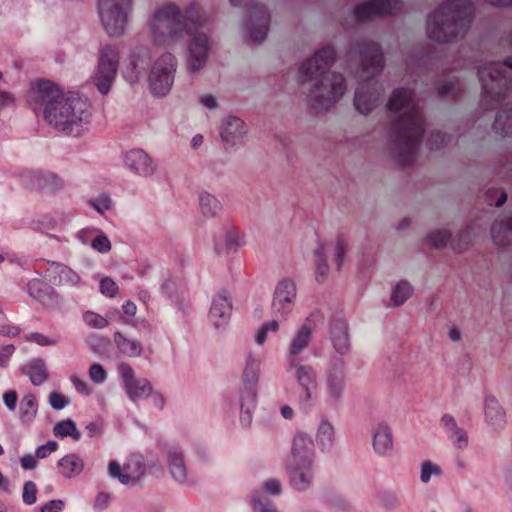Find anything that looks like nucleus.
I'll list each match as a JSON object with an SVG mask.
<instances>
[{
	"label": "nucleus",
	"mask_w": 512,
	"mask_h": 512,
	"mask_svg": "<svg viewBox=\"0 0 512 512\" xmlns=\"http://www.w3.org/2000/svg\"><path fill=\"white\" fill-rule=\"evenodd\" d=\"M335 50L325 46L308 58L298 70V80L309 84L307 101L311 111L319 113L336 104L346 91L342 74L329 71L335 62Z\"/></svg>",
	"instance_id": "obj_1"
},
{
	"label": "nucleus",
	"mask_w": 512,
	"mask_h": 512,
	"mask_svg": "<svg viewBox=\"0 0 512 512\" xmlns=\"http://www.w3.org/2000/svg\"><path fill=\"white\" fill-rule=\"evenodd\" d=\"M387 109L393 120V134L398 149V158L409 164L420 143L424 131V122L414 100L413 91L405 88L396 89L391 94Z\"/></svg>",
	"instance_id": "obj_2"
},
{
	"label": "nucleus",
	"mask_w": 512,
	"mask_h": 512,
	"mask_svg": "<svg viewBox=\"0 0 512 512\" xmlns=\"http://www.w3.org/2000/svg\"><path fill=\"white\" fill-rule=\"evenodd\" d=\"M208 22V15L195 3L184 11L173 4L164 5L152 15L149 29L153 41L159 45H171L191 35Z\"/></svg>",
	"instance_id": "obj_3"
},
{
	"label": "nucleus",
	"mask_w": 512,
	"mask_h": 512,
	"mask_svg": "<svg viewBox=\"0 0 512 512\" xmlns=\"http://www.w3.org/2000/svg\"><path fill=\"white\" fill-rule=\"evenodd\" d=\"M473 16L469 0H448L428 15L426 32L429 39L445 43L465 35Z\"/></svg>",
	"instance_id": "obj_4"
},
{
	"label": "nucleus",
	"mask_w": 512,
	"mask_h": 512,
	"mask_svg": "<svg viewBox=\"0 0 512 512\" xmlns=\"http://www.w3.org/2000/svg\"><path fill=\"white\" fill-rule=\"evenodd\" d=\"M362 69L359 75L361 83L354 95V107L363 114L372 112L380 101L382 88L372 77L379 74L384 68V58L380 47L375 44H364L360 47Z\"/></svg>",
	"instance_id": "obj_5"
},
{
	"label": "nucleus",
	"mask_w": 512,
	"mask_h": 512,
	"mask_svg": "<svg viewBox=\"0 0 512 512\" xmlns=\"http://www.w3.org/2000/svg\"><path fill=\"white\" fill-rule=\"evenodd\" d=\"M46 121L60 132L80 136L91 122L90 104L80 97H65Z\"/></svg>",
	"instance_id": "obj_6"
},
{
	"label": "nucleus",
	"mask_w": 512,
	"mask_h": 512,
	"mask_svg": "<svg viewBox=\"0 0 512 512\" xmlns=\"http://www.w3.org/2000/svg\"><path fill=\"white\" fill-rule=\"evenodd\" d=\"M506 66L512 69V57L505 59L503 64L489 63L478 70L479 80L482 86L481 106L488 109L498 106L505 99L508 91V81L500 68Z\"/></svg>",
	"instance_id": "obj_7"
},
{
	"label": "nucleus",
	"mask_w": 512,
	"mask_h": 512,
	"mask_svg": "<svg viewBox=\"0 0 512 512\" xmlns=\"http://www.w3.org/2000/svg\"><path fill=\"white\" fill-rule=\"evenodd\" d=\"M133 0H98V14L105 31L110 36L123 34Z\"/></svg>",
	"instance_id": "obj_8"
},
{
	"label": "nucleus",
	"mask_w": 512,
	"mask_h": 512,
	"mask_svg": "<svg viewBox=\"0 0 512 512\" xmlns=\"http://www.w3.org/2000/svg\"><path fill=\"white\" fill-rule=\"evenodd\" d=\"M64 98L59 87L46 80L33 83L27 94L28 103L33 111L35 113L42 112L45 120Z\"/></svg>",
	"instance_id": "obj_9"
},
{
	"label": "nucleus",
	"mask_w": 512,
	"mask_h": 512,
	"mask_svg": "<svg viewBox=\"0 0 512 512\" xmlns=\"http://www.w3.org/2000/svg\"><path fill=\"white\" fill-rule=\"evenodd\" d=\"M177 61L173 54H162L152 65L148 76L151 92L156 96L168 93L173 85Z\"/></svg>",
	"instance_id": "obj_10"
},
{
	"label": "nucleus",
	"mask_w": 512,
	"mask_h": 512,
	"mask_svg": "<svg viewBox=\"0 0 512 512\" xmlns=\"http://www.w3.org/2000/svg\"><path fill=\"white\" fill-rule=\"evenodd\" d=\"M261 359L259 356L249 354L243 373L245 387L241 393V422L249 425L252 421V408L256 401V392L253 385L258 379L259 366Z\"/></svg>",
	"instance_id": "obj_11"
},
{
	"label": "nucleus",
	"mask_w": 512,
	"mask_h": 512,
	"mask_svg": "<svg viewBox=\"0 0 512 512\" xmlns=\"http://www.w3.org/2000/svg\"><path fill=\"white\" fill-rule=\"evenodd\" d=\"M109 475L117 478L123 485H129L140 481L146 474V465L141 455H131L127 462L121 468L116 460H112L108 464Z\"/></svg>",
	"instance_id": "obj_12"
},
{
	"label": "nucleus",
	"mask_w": 512,
	"mask_h": 512,
	"mask_svg": "<svg viewBox=\"0 0 512 512\" xmlns=\"http://www.w3.org/2000/svg\"><path fill=\"white\" fill-rule=\"evenodd\" d=\"M117 370L122 379L124 390L132 402H137L152 394L151 383L147 379L136 378L131 365L122 362L118 365Z\"/></svg>",
	"instance_id": "obj_13"
},
{
	"label": "nucleus",
	"mask_w": 512,
	"mask_h": 512,
	"mask_svg": "<svg viewBox=\"0 0 512 512\" xmlns=\"http://www.w3.org/2000/svg\"><path fill=\"white\" fill-rule=\"evenodd\" d=\"M325 385L327 402L338 403L343 398L346 387L345 366L341 359L331 361L326 373Z\"/></svg>",
	"instance_id": "obj_14"
},
{
	"label": "nucleus",
	"mask_w": 512,
	"mask_h": 512,
	"mask_svg": "<svg viewBox=\"0 0 512 512\" xmlns=\"http://www.w3.org/2000/svg\"><path fill=\"white\" fill-rule=\"evenodd\" d=\"M190 41L187 52V69L191 73L199 72L208 60V38L206 34L199 32V29L189 35Z\"/></svg>",
	"instance_id": "obj_15"
},
{
	"label": "nucleus",
	"mask_w": 512,
	"mask_h": 512,
	"mask_svg": "<svg viewBox=\"0 0 512 512\" xmlns=\"http://www.w3.org/2000/svg\"><path fill=\"white\" fill-rule=\"evenodd\" d=\"M297 295L296 284L291 279H282L275 287L272 308L275 314L286 317L293 309Z\"/></svg>",
	"instance_id": "obj_16"
},
{
	"label": "nucleus",
	"mask_w": 512,
	"mask_h": 512,
	"mask_svg": "<svg viewBox=\"0 0 512 512\" xmlns=\"http://www.w3.org/2000/svg\"><path fill=\"white\" fill-rule=\"evenodd\" d=\"M400 9V0H371L356 6L354 13L358 20L364 21L383 14H393Z\"/></svg>",
	"instance_id": "obj_17"
},
{
	"label": "nucleus",
	"mask_w": 512,
	"mask_h": 512,
	"mask_svg": "<svg viewBox=\"0 0 512 512\" xmlns=\"http://www.w3.org/2000/svg\"><path fill=\"white\" fill-rule=\"evenodd\" d=\"M269 20V13L266 9L257 6L252 8L246 21V29L252 42L264 41L268 32Z\"/></svg>",
	"instance_id": "obj_18"
},
{
	"label": "nucleus",
	"mask_w": 512,
	"mask_h": 512,
	"mask_svg": "<svg viewBox=\"0 0 512 512\" xmlns=\"http://www.w3.org/2000/svg\"><path fill=\"white\" fill-rule=\"evenodd\" d=\"M126 167L134 174L141 177H149L157 170L153 159L142 149H132L125 154Z\"/></svg>",
	"instance_id": "obj_19"
},
{
	"label": "nucleus",
	"mask_w": 512,
	"mask_h": 512,
	"mask_svg": "<svg viewBox=\"0 0 512 512\" xmlns=\"http://www.w3.org/2000/svg\"><path fill=\"white\" fill-rule=\"evenodd\" d=\"M314 443L312 438L304 432H298L292 442L291 459L289 463H303L304 468L312 465Z\"/></svg>",
	"instance_id": "obj_20"
},
{
	"label": "nucleus",
	"mask_w": 512,
	"mask_h": 512,
	"mask_svg": "<svg viewBox=\"0 0 512 512\" xmlns=\"http://www.w3.org/2000/svg\"><path fill=\"white\" fill-rule=\"evenodd\" d=\"M288 365L289 369L293 370L297 383L304 390L305 400L309 401L312 398V392L317 388V374L314 368L294 360H288Z\"/></svg>",
	"instance_id": "obj_21"
},
{
	"label": "nucleus",
	"mask_w": 512,
	"mask_h": 512,
	"mask_svg": "<svg viewBox=\"0 0 512 512\" xmlns=\"http://www.w3.org/2000/svg\"><path fill=\"white\" fill-rule=\"evenodd\" d=\"M24 180L35 191L56 192L63 187L62 180L51 172H30L24 176Z\"/></svg>",
	"instance_id": "obj_22"
},
{
	"label": "nucleus",
	"mask_w": 512,
	"mask_h": 512,
	"mask_svg": "<svg viewBox=\"0 0 512 512\" xmlns=\"http://www.w3.org/2000/svg\"><path fill=\"white\" fill-rule=\"evenodd\" d=\"M246 134L247 127L243 120L237 117H228L223 122L221 138L226 146L234 147L243 144Z\"/></svg>",
	"instance_id": "obj_23"
},
{
	"label": "nucleus",
	"mask_w": 512,
	"mask_h": 512,
	"mask_svg": "<svg viewBox=\"0 0 512 512\" xmlns=\"http://www.w3.org/2000/svg\"><path fill=\"white\" fill-rule=\"evenodd\" d=\"M313 335V327L306 320L295 332L288 346V360L298 361L297 357L309 346Z\"/></svg>",
	"instance_id": "obj_24"
},
{
	"label": "nucleus",
	"mask_w": 512,
	"mask_h": 512,
	"mask_svg": "<svg viewBox=\"0 0 512 512\" xmlns=\"http://www.w3.org/2000/svg\"><path fill=\"white\" fill-rule=\"evenodd\" d=\"M372 446L375 453L381 456L388 455L393 450V434L387 423L379 422L374 427L372 432Z\"/></svg>",
	"instance_id": "obj_25"
},
{
	"label": "nucleus",
	"mask_w": 512,
	"mask_h": 512,
	"mask_svg": "<svg viewBox=\"0 0 512 512\" xmlns=\"http://www.w3.org/2000/svg\"><path fill=\"white\" fill-rule=\"evenodd\" d=\"M232 310V304L225 292H221L217 294L213 300L212 305L209 311V319L213 323V325L218 328L224 325L230 315Z\"/></svg>",
	"instance_id": "obj_26"
},
{
	"label": "nucleus",
	"mask_w": 512,
	"mask_h": 512,
	"mask_svg": "<svg viewBox=\"0 0 512 512\" xmlns=\"http://www.w3.org/2000/svg\"><path fill=\"white\" fill-rule=\"evenodd\" d=\"M149 55L145 50L133 51L124 64L123 76L130 83H136L145 69Z\"/></svg>",
	"instance_id": "obj_27"
},
{
	"label": "nucleus",
	"mask_w": 512,
	"mask_h": 512,
	"mask_svg": "<svg viewBox=\"0 0 512 512\" xmlns=\"http://www.w3.org/2000/svg\"><path fill=\"white\" fill-rule=\"evenodd\" d=\"M330 339L335 351L340 355H346L351 349L347 322L335 320L330 329Z\"/></svg>",
	"instance_id": "obj_28"
},
{
	"label": "nucleus",
	"mask_w": 512,
	"mask_h": 512,
	"mask_svg": "<svg viewBox=\"0 0 512 512\" xmlns=\"http://www.w3.org/2000/svg\"><path fill=\"white\" fill-rule=\"evenodd\" d=\"M49 273L54 283L60 286L77 287L81 283L80 275L64 264L54 263Z\"/></svg>",
	"instance_id": "obj_29"
},
{
	"label": "nucleus",
	"mask_w": 512,
	"mask_h": 512,
	"mask_svg": "<svg viewBox=\"0 0 512 512\" xmlns=\"http://www.w3.org/2000/svg\"><path fill=\"white\" fill-rule=\"evenodd\" d=\"M167 458L170 474L174 480L179 483L186 482L187 469L184 463L182 451L176 446H171L167 450Z\"/></svg>",
	"instance_id": "obj_30"
},
{
	"label": "nucleus",
	"mask_w": 512,
	"mask_h": 512,
	"mask_svg": "<svg viewBox=\"0 0 512 512\" xmlns=\"http://www.w3.org/2000/svg\"><path fill=\"white\" fill-rule=\"evenodd\" d=\"M441 424L458 449H463L468 445L467 433L457 425L453 416L449 414L443 415L441 417Z\"/></svg>",
	"instance_id": "obj_31"
},
{
	"label": "nucleus",
	"mask_w": 512,
	"mask_h": 512,
	"mask_svg": "<svg viewBox=\"0 0 512 512\" xmlns=\"http://www.w3.org/2000/svg\"><path fill=\"white\" fill-rule=\"evenodd\" d=\"M288 470L295 489L302 491L309 487L313 478L311 466L304 468L303 463H289Z\"/></svg>",
	"instance_id": "obj_32"
},
{
	"label": "nucleus",
	"mask_w": 512,
	"mask_h": 512,
	"mask_svg": "<svg viewBox=\"0 0 512 512\" xmlns=\"http://www.w3.org/2000/svg\"><path fill=\"white\" fill-rule=\"evenodd\" d=\"M113 339L121 354L129 358H137L143 354V346L138 340L127 337L121 332H116Z\"/></svg>",
	"instance_id": "obj_33"
},
{
	"label": "nucleus",
	"mask_w": 512,
	"mask_h": 512,
	"mask_svg": "<svg viewBox=\"0 0 512 512\" xmlns=\"http://www.w3.org/2000/svg\"><path fill=\"white\" fill-rule=\"evenodd\" d=\"M510 233H512V216L497 219L491 228L492 240L500 247L508 245Z\"/></svg>",
	"instance_id": "obj_34"
},
{
	"label": "nucleus",
	"mask_w": 512,
	"mask_h": 512,
	"mask_svg": "<svg viewBox=\"0 0 512 512\" xmlns=\"http://www.w3.org/2000/svg\"><path fill=\"white\" fill-rule=\"evenodd\" d=\"M23 372L29 377L31 383L35 386L42 385L49 376L45 362L40 358L30 361L23 368Z\"/></svg>",
	"instance_id": "obj_35"
},
{
	"label": "nucleus",
	"mask_w": 512,
	"mask_h": 512,
	"mask_svg": "<svg viewBox=\"0 0 512 512\" xmlns=\"http://www.w3.org/2000/svg\"><path fill=\"white\" fill-rule=\"evenodd\" d=\"M58 468L63 477L72 478L81 473L84 462L79 456L68 454L58 461Z\"/></svg>",
	"instance_id": "obj_36"
},
{
	"label": "nucleus",
	"mask_w": 512,
	"mask_h": 512,
	"mask_svg": "<svg viewBox=\"0 0 512 512\" xmlns=\"http://www.w3.org/2000/svg\"><path fill=\"white\" fill-rule=\"evenodd\" d=\"M119 61L120 52L118 47L114 45H105L100 49L97 63L98 66L110 69L117 73Z\"/></svg>",
	"instance_id": "obj_37"
},
{
	"label": "nucleus",
	"mask_w": 512,
	"mask_h": 512,
	"mask_svg": "<svg viewBox=\"0 0 512 512\" xmlns=\"http://www.w3.org/2000/svg\"><path fill=\"white\" fill-rule=\"evenodd\" d=\"M199 207L202 215L208 218L219 216L223 210L221 202L206 191L199 195Z\"/></svg>",
	"instance_id": "obj_38"
},
{
	"label": "nucleus",
	"mask_w": 512,
	"mask_h": 512,
	"mask_svg": "<svg viewBox=\"0 0 512 512\" xmlns=\"http://www.w3.org/2000/svg\"><path fill=\"white\" fill-rule=\"evenodd\" d=\"M116 75L117 73L110 69L102 68L97 65L94 76L92 77V82L101 94L106 95L111 90Z\"/></svg>",
	"instance_id": "obj_39"
},
{
	"label": "nucleus",
	"mask_w": 512,
	"mask_h": 512,
	"mask_svg": "<svg viewBox=\"0 0 512 512\" xmlns=\"http://www.w3.org/2000/svg\"><path fill=\"white\" fill-rule=\"evenodd\" d=\"M28 291L31 297L44 304L57 297L54 290L40 279L30 281Z\"/></svg>",
	"instance_id": "obj_40"
},
{
	"label": "nucleus",
	"mask_w": 512,
	"mask_h": 512,
	"mask_svg": "<svg viewBox=\"0 0 512 512\" xmlns=\"http://www.w3.org/2000/svg\"><path fill=\"white\" fill-rule=\"evenodd\" d=\"M493 129L502 136L512 135V104L508 103L497 113Z\"/></svg>",
	"instance_id": "obj_41"
},
{
	"label": "nucleus",
	"mask_w": 512,
	"mask_h": 512,
	"mask_svg": "<svg viewBox=\"0 0 512 512\" xmlns=\"http://www.w3.org/2000/svg\"><path fill=\"white\" fill-rule=\"evenodd\" d=\"M485 415L490 424L496 428H503L505 421V412L495 399H488L485 402Z\"/></svg>",
	"instance_id": "obj_42"
},
{
	"label": "nucleus",
	"mask_w": 512,
	"mask_h": 512,
	"mask_svg": "<svg viewBox=\"0 0 512 512\" xmlns=\"http://www.w3.org/2000/svg\"><path fill=\"white\" fill-rule=\"evenodd\" d=\"M476 232L473 228L468 227L458 234V236L451 242V248L457 253L466 251L474 244Z\"/></svg>",
	"instance_id": "obj_43"
},
{
	"label": "nucleus",
	"mask_w": 512,
	"mask_h": 512,
	"mask_svg": "<svg viewBox=\"0 0 512 512\" xmlns=\"http://www.w3.org/2000/svg\"><path fill=\"white\" fill-rule=\"evenodd\" d=\"M37 401L33 394L25 395L20 402V419L23 422H31L37 415Z\"/></svg>",
	"instance_id": "obj_44"
},
{
	"label": "nucleus",
	"mask_w": 512,
	"mask_h": 512,
	"mask_svg": "<svg viewBox=\"0 0 512 512\" xmlns=\"http://www.w3.org/2000/svg\"><path fill=\"white\" fill-rule=\"evenodd\" d=\"M53 433L56 437L64 438L70 436L76 441L81 437L80 431L77 429L75 422L71 419L57 422L53 427Z\"/></svg>",
	"instance_id": "obj_45"
},
{
	"label": "nucleus",
	"mask_w": 512,
	"mask_h": 512,
	"mask_svg": "<svg viewBox=\"0 0 512 512\" xmlns=\"http://www.w3.org/2000/svg\"><path fill=\"white\" fill-rule=\"evenodd\" d=\"M451 238V233L445 229H437L431 231L425 238V243L430 248L442 249L444 248Z\"/></svg>",
	"instance_id": "obj_46"
},
{
	"label": "nucleus",
	"mask_w": 512,
	"mask_h": 512,
	"mask_svg": "<svg viewBox=\"0 0 512 512\" xmlns=\"http://www.w3.org/2000/svg\"><path fill=\"white\" fill-rule=\"evenodd\" d=\"M413 287L407 281H400L391 294V300L395 306L404 304L413 294Z\"/></svg>",
	"instance_id": "obj_47"
},
{
	"label": "nucleus",
	"mask_w": 512,
	"mask_h": 512,
	"mask_svg": "<svg viewBox=\"0 0 512 512\" xmlns=\"http://www.w3.org/2000/svg\"><path fill=\"white\" fill-rule=\"evenodd\" d=\"M325 248L323 245H319L314 251L315 261L317 264L316 279L317 281H323L328 275V265L325 260Z\"/></svg>",
	"instance_id": "obj_48"
},
{
	"label": "nucleus",
	"mask_w": 512,
	"mask_h": 512,
	"mask_svg": "<svg viewBox=\"0 0 512 512\" xmlns=\"http://www.w3.org/2000/svg\"><path fill=\"white\" fill-rule=\"evenodd\" d=\"M242 245V239L239 234L234 230H229L226 232L223 240V244L219 249H221L226 254L235 252Z\"/></svg>",
	"instance_id": "obj_49"
},
{
	"label": "nucleus",
	"mask_w": 512,
	"mask_h": 512,
	"mask_svg": "<svg viewBox=\"0 0 512 512\" xmlns=\"http://www.w3.org/2000/svg\"><path fill=\"white\" fill-rule=\"evenodd\" d=\"M83 320L89 327L94 329H103L108 325V320L105 317L92 311L85 312Z\"/></svg>",
	"instance_id": "obj_50"
},
{
	"label": "nucleus",
	"mask_w": 512,
	"mask_h": 512,
	"mask_svg": "<svg viewBox=\"0 0 512 512\" xmlns=\"http://www.w3.org/2000/svg\"><path fill=\"white\" fill-rule=\"evenodd\" d=\"M317 438L322 445H330L334 439L333 426L327 421L321 422L318 428Z\"/></svg>",
	"instance_id": "obj_51"
},
{
	"label": "nucleus",
	"mask_w": 512,
	"mask_h": 512,
	"mask_svg": "<svg viewBox=\"0 0 512 512\" xmlns=\"http://www.w3.org/2000/svg\"><path fill=\"white\" fill-rule=\"evenodd\" d=\"M450 138L441 132H432L428 139L427 145L430 150H439L446 146Z\"/></svg>",
	"instance_id": "obj_52"
},
{
	"label": "nucleus",
	"mask_w": 512,
	"mask_h": 512,
	"mask_svg": "<svg viewBox=\"0 0 512 512\" xmlns=\"http://www.w3.org/2000/svg\"><path fill=\"white\" fill-rule=\"evenodd\" d=\"M37 487L34 482L27 481L24 483L22 499L27 505H32L36 502Z\"/></svg>",
	"instance_id": "obj_53"
},
{
	"label": "nucleus",
	"mask_w": 512,
	"mask_h": 512,
	"mask_svg": "<svg viewBox=\"0 0 512 512\" xmlns=\"http://www.w3.org/2000/svg\"><path fill=\"white\" fill-rule=\"evenodd\" d=\"M89 203L99 213H104L111 207V199L107 194H101L97 198L90 200Z\"/></svg>",
	"instance_id": "obj_54"
},
{
	"label": "nucleus",
	"mask_w": 512,
	"mask_h": 512,
	"mask_svg": "<svg viewBox=\"0 0 512 512\" xmlns=\"http://www.w3.org/2000/svg\"><path fill=\"white\" fill-rule=\"evenodd\" d=\"M91 246L94 250L98 251L99 253H107L111 250V242L108 239V237L103 234L96 236L92 240Z\"/></svg>",
	"instance_id": "obj_55"
},
{
	"label": "nucleus",
	"mask_w": 512,
	"mask_h": 512,
	"mask_svg": "<svg viewBox=\"0 0 512 512\" xmlns=\"http://www.w3.org/2000/svg\"><path fill=\"white\" fill-rule=\"evenodd\" d=\"M89 377L94 383L101 384L106 380L107 374L102 365L95 363L89 368Z\"/></svg>",
	"instance_id": "obj_56"
},
{
	"label": "nucleus",
	"mask_w": 512,
	"mask_h": 512,
	"mask_svg": "<svg viewBox=\"0 0 512 512\" xmlns=\"http://www.w3.org/2000/svg\"><path fill=\"white\" fill-rule=\"evenodd\" d=\"M48 402L54 410H62L69 404V399L54 391L49 394Z\"/></svg>",
	"instance_id": "obj_57"
},
{
	"label": "nucleus",
	"mask_w": 512,
	"mask_h": 512,
	"mask_svg": "<svg viewBox=\"0 0 512 512\" xmlns=\"http://www.w3.org/2000/svg\"><path fill=\"white\" fill-rule=\"evenodd\" d=\"M440 473L441 470L438 466L426 461L422 463L420 478L423 483H427L429 482L432 474L439 475Z\"/></svg>",
	"instance_id": "obj_58"
},
{
	"label": "nucleus",
	"mask_w": 512,
	"mask_h": 512,
	"mask_svg": "<svg viewBox=\"0 0 512 512\" xmlns=\"http://www.w3.org/2000/svg\"><path fill=\"white\" fill-rule=\"evenodd\" d=\"M333 255L334 259L337 263V269L340 270L344 261V256L346 253V245L344 242L340 239H338L333 245H332Z\"/></svg>",
	"instance_id": "obj_59"
},
{
	"label": "nucleus",
	"mask_w": 512,
	"mask_h": 512,
	"mask_svg": "<svg viewBox=\"0 0 512 512\" xmlns=\"http://www.w3.org/2000/svg\"><path fill=\"white\" fill-rule=\"evenodd\" d=\"M100 291L108 297H114L118 293V286L113 279L105 277L100 282Z\"/></svg>",
	"instance_id": "obj_60"
},
{
	"label": "nucleus",
	"mask_w": 512,
	"mask_h": 512,
	"mask_svg": "<svg viewBox=\"0 0 512 512\" xmlns=\"http://www.w3.org/2000/svg\"><path fill=\"white\" fill-rule=\"evenodd\" d=\"M25 339L30 342H34L39 346H48V345H54L57 343V339L55 338H49L41 333H30L25 336Z\"/></svg>",
	"instance_id": "obj_61"
},
{
	"label": "nucleus",
	"mask_w": 512,
	"mask_h": 512,
	"mask_svg": "<svg viewBox=\"0 0 512 512\" xmlns=\"http://www.w3.org/2000/svg\"><path fill=\"white\" fill-rule=\"evenodd\" d=\"M58 449V443L56 441L50 440L45 444L39 446L36 451V457L39 459L46 458L51 453L55 452Z\"/></svg>",
	"instance_id": "obj_62"
},
{
	"label": "nucleus",
	"mask_w": 512,
	"mask_h": 512,
	"mask_svg": "<svg viewBox=\"0 0 512 512\" xmlns=\"http://www.w3.org/2000/svg\"><path fill=\"white\" fill-rule=\"evenodd\" d=\"M253 511L254 512H277L276 508L270 502L262 501L258 495L253 497Z\"/></svg>",
	"instance_id": "obj_63"
},
{
	"label": "nucleus",
	"mask_w": 512,
	"mask_h": 512,
	"mask_svg": "<svg viewBox=\"0 0 512 512\" xmlns=\"http://www.w3.org/2000/svg\"><path fill=\"white\" fill-rule=\"evenodd\" d=\"M326 502L331 507L341 510L347 509L349 507V503L344 498L336 494L327 495Z\"/></svg>",
	"instance_id": "obj_64"
}]
</instances>
